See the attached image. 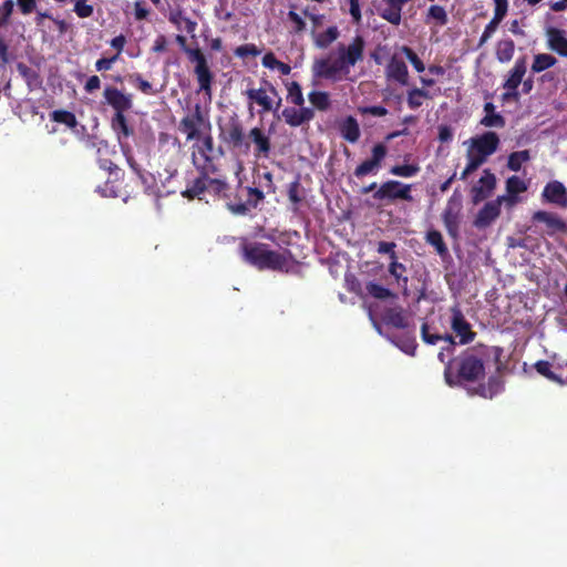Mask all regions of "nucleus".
<instances>
[{
  "instance_id": "nucleus-1",
  "label": "nucleus",
  "mask_w": 567,
  "mask_h": 567,
  "mask_svg": "<svg viewBox=\"0 0 567 567\" xmlns=\"http://www.w3.org/2000/svg\"><path fill=\"white\" fill-rule=\"evenodd\" d=\"M365 48L363 37L355 35L349 45H338V58H321L313 61L311 72L313 79H324L337 82L350 73V68L362 61Z\"/></svg>"
},
{
  "instance_id": "nucleus-2",
  "label": "nucleus",
  "mask_w": 567,
  "mask_h": 567,
  "mask_svg": "<svg viewBox=\"0 0 567 567\" xmlns=\"http://www.w3.org/2000/svg\"><path fill=\"white\" fill-rule=\"evenodd\" d=\"M485 347L465 350L456 359H451L444 368V380L450 386H460L465 382H476L484 378Z\"/></svg>"
},
{
  "instance_id": "nucleus-3",
  "label": "nucleus",
  "mask_w": 567,
  "mask_h": 567,
  "mask_svg": "<svg viewBox=\"0 0 567 567\" xmlns=\"http://www.w3.org/2000/svg\"><path fill=\"white\" fill-rule=\"evenodd\" d=\"M243 257L246 262L258 270L289 271V261L292 254L289 250L278 252L270 250L262 243H248L243 245Z\"/></svg>"
},
{
  "instance_id": "nucleus-4",
  "label": "nucleus",
  "mask_w": 567,
  "mask_h": 567,
  "mask_svg": "<svg viewBox=\"0 0 567 567\" xmlns=\"http://www.w3.org/2000/svg\"><path fill=\"white\" fill-rule=\"evenodd\" d=\"M260 83L261 85L258 89H247L245 91L246 97L250 103H256L260 106L258 111L260 115L266 113L277 115L282 106V97L276 86L268 80L262 79Z\"/></svg>"
},
{
  "instance_id": "nucleus-5",
  "label": "nucleus",
  "mask_w": 567,
  "mask_h": 567,
  "mask_svg": "<svg viewBox=\"0 0 567 567\" xmlns=\"http://www.w3.org/2000/svg\"><path fill=\"white\" fill-rule=\"evenodd\" d=\"M190 62L195 63L194 74L198 83V91L203 92L209 99L213 94L214 74L209 69L208 61L200 49L185 48Z\"/></svg>"
},
{
  "instance_id": "nucleus-6",
  "label": "nucleus",
  "mask_w": 567,
  "mask_h": 567,
  "mask_svg": "<svg viewBox=\"0 0 567 567\" xmlns=\"http://www.w3.org/2000/svg\"><path fill=\"white\" fill-rule=\"evenodd\" d=\"M412 185L404 184L400 181L390 179L382 183L379 188L373 193L372 197L379 202H395L398 199L412 202L411 195Z\"/></svg>"
},
{
  "instance_id": "nucleus-7",
  "label": "nucleus",
  "mask_w": 567,
  "mask_h": 567,
  "mask_svg": "<svg viewBox=\"0 0 567 567\" xmlns=\"http://www.w3.org/2000/svg\"><path fill=\"white\" fill-rule=\"evenodd\" d=\"M203 127L210 130V123L205 118L199 104H196L194 112L184 116L178 124L179 132L186 135L187 141L199 140Z\"/></svg>"
},
{
  "instance_id": "nucleus-8",
  "label": "nucleus",
  "mask_w": 567,
  "mask_h": 567,
  "mask_svg": "<svg viewBox=\"0 0 567 567\" xmlns=\"http://www.w3.org/2000/svg\"><path fill=\"white\" fill-rule=\"evenodd\" d=\"M219 137L233 150H244L247 153L250 148V143L245 138L243 124L236 117H231L226 127L221 128Z\"/></svg>"
},
{
  "instance_id": "nucleus-9",
  "label": "nucleus",
  "mask_w": 567,
  "mask_h": 567,
  "mask_svg": "<svg viewBox=\"0 0 567 567\" xmlns=\"http://www.w3.org/2000/svg\"><path fill=\"white\" fill-rule=\"evenodd\" d=\"M388 155V148L383 143L375 144L371 150V157L363 161L354 169V176L362 178L369 174H377Z\"/></svg>"
},
{
  "instance_id": "nucleus-10",
  "label": "nucleus",
  "mask_w": 567,
  "mask_h": 567,
  "mask_svg": "<svg viewBox=\"0 0 567 567\" xmlns=\"http://www.w3.org/2000/svg\"><path fill=\"white\" fill-rule=\"evenodd\" d=\"M451 313V328L460 338V344H467L472 342L475 339L476 333L472 330L470 322L465 319L460 307H452Z\"/></svg>"
},
{
  "instance_id": "nucleus-11",
  "label": "nucleus",
  "mask_w": 567,
  "mask_h": 567,
  "mask_svg": "<svg viewBox=\"0 0 567 567\" xmlns=\"http://www.w3.org/2000/svg\"><path fill=\"white\" fill-rule=\"evenodd\" d=\"M461 199L455 197V194L449 199L446 207L443 210L442 219L447 234L456 238L460 229L461 218Z\"/></svg>"
},
{
  "instance_id": "nucleus-12",
  "label": "nucleus",
  "mask_w": 567,
  "mask_h": 567,
  "mask_svg": "<svg viewBox=\"0 0 567 567\" xmlns=\"http://www.w3.org/2000/svg\"><path fill=\"white\" fill-rule=\"evenodd\" d=\"M411 0H380L375 4L379 17L393 25H399L402 20V9Z\"/></svg>"
},
{
  "instance_id": "nucleus-13",
  "label": "nucleus",
  "mask_w": 567,
  "mask_h": 567,
  "mask_svg": "<svg viewBox=\"0 0 567 567\" xmlns=\"http://www.w3.org/2000/svg\"><path fill=\"white\" fill-rule=\"evenodd\" d=\"M196 167L199 172V176L182 192V196L187 199H194L204 194L207 189L208 175L217 172L216 165H196Z\"/></svg>"
},
{
  "instance_id": "nucleus-14",
  "label": "nucleus",
  "mask_w": 567,
  "mask_h": 567,
  "mask_svg": "<svg viewBox=\"0 0 567 567\" xmlns=\"http://www.w3.org/2000/svg\"><path fill=\"white\" fill-rule=\"evenodd\" d=\"M103 96L105 103L114 110V114L125 113L133 106L132 95L125 94L115 86H105Z\"/></svg>"
},
{
  "instance_id": "nucleus-15",
  "label": "nucleus",
  "mask_w": 567,
  "mask_h": 567,
  "mask_svg": "<svg viewBox=\"0 0 567 567\" xmlns=\"http://www.w3.org/2000/svg\"><path fill=\"white\" fill-rule=\"evenodd\" d=\"M276 116L278 118L282 117L289 126L298 127L312 121L316 116V112L309 106H298V109L285 107L281 114L279 115L277 113Z\"/></svg>"
},
{
  "instance_id": "nucleus-16",
  "label": "nucleus",
  "mask_w": 567,
  "mask_h": 567,
  "mask_svg": "<svg viewBox=\"0 0 567 567\" xmlns=\"http://www.w3.org/2000/svg\"><path fill=\"white\" fill-rule=\"evenodd\" d=\"M496 186V177L491 169H485L477 184L471 189L472 200L478 204L486 199Z\"/></svg>"
},
{
  "instance_id": "nucleus-17",
  "label": "nucleus",
  "mask_w": 567,
  "mask_h": 567,
  "mask_svg": "<svg viewBox=\"0 0 567 567\" xmlns=\"http://www.w3.org/2000/svg\"><path fill=\"white\" fill-rule=\"evenodd\" d=\"M385 76L389 81H393L405 86L409 84L408 65L402 59L394 54L385 66Z\"/></svg>"
},
{
  "instance_id": "nucleus-18",
  "label": "nucleus",
  "mask_w": 567,
  "mask_h": 567,
  "mask_svg": "<svg viewBox=\"0 0 567 567\" xmlns=\"http://www.w3.org/2000/svg\"><path fill=\"white\" fill-rule=\"evenodd\" d=\"M249 143L254 144V154L256 157L267 158L271 151L270 137L260 127H252L248 133Z\"/></svg>"
},
{
  "instance_id": "nucleus-19",
  "label": "nucleus",
  "mask_w": 567,
  "mask_h": 567,
  "mask_svg": "<svg viewBox=\"0 0 567 567\" xmlns=\"http://www.w3.org/2000/svg\"><path fill=\"white\" fill-rule=\"evenodd\" d=\"M503 197L487 202L477 213L474 225L477 228L489 226L501 214V204Z\"/></svg>"
},
{
  "instance_id": "nucleus-20",
  "label": "nucleus",
  "mask_w": 567,
  "mask_h": 567,
  "mask_svg": "<svg viewBox=\"0 0 567 567\" xmlns=\"http://www.w3.org/2000/svg\"><path fill=\"white\" fill-rule=\"evenodd\" d=\"M470 144L475 146L478 153L488 157L497 151L499 137L495 132L488 131L482 135L472 137Z\"/></svg>"
},
{
  "instance_id": "nucleus-21",
  "label": "nucleus",
  "mask_w": 567,
  "mask_h": 567,
  "mask_svg": "<svg viewBox=\"0 0 567 567\" xmlns=\"http://www.w3.org/2000/svg\"><path fill=\"white\" fill-rule=\"evenodd\" d=\"M543 197L546 202L559 207H567V190L563 183L558 181L549 182L543 190Z\"/></svg>"
},
{
  "instance_id": "nucleus-22",
  "label": "nucleus",
  "mask_w": 567,
  "mask_h": 567,
  "mask_svg": "<svg viewBox=\"0 0 567 567\" xmlns=\"http://www.w3.org/2000/svg\"><path fill=\"white\" fill-rule=\"evenodd\" d=\"M532 219L533 221L544 223L547 227L548 235L565 233L567 229V226L561 218H559L556 214L545 210L535 212Z\"/></svg>"
},
{
  "instance_id": "nucleus-23",
  "label": "nucleus",
  "mask_w": 567,
  "mask_h": 567,
  "mask_svg": "<svg viewBox=\"0 0 567 567\" xmlns=\"http://www.w3.org/2000/svg\"><path fill=\"white\" fill-rule=\"evenodd\" d=\"M547 37L549 48L559 55L567 56V38L565 37V31L550 28L547 31Z\"/></svg>"
},
{
  "instance_id": "nucleus-24",
  "label": "nucleus",
  "mask_w": 567,
  "mask_h": 567,
  "mask_svg": "<svg viewBox=\"0 0 567 567\" xmlns=\"http://www.w3.org/2000/svg\"><path fill=\"white\" fill-rule=\"evenodd\" d=\"M526 73V61L524 58L516 60L513 69L509 72L508 78L504 83L506 90H517L519 84L523 82V78Z\"/></svg>"
},
{
  "instance_id": "nucleus-25",
  "label": "nucleus",
  "mask_w": 567,
  "mask_h": 567,
  "mask_svg": "<svg viewBox=\"0 0 567 567\" xmlns=\"http://www.w3.org/2000/svg\"><path fill=\"white\" fill-rule=\"evenodd\" d=\"M311 34L317 48L327 49L340 37V31L337 25H331L323 32L312 30Z\"/></svg>"
},
{
  "instance_id": "nucleus-26",
  "label": "nucleus",
  "mask_w": 567,
  "mask_h": 567,
  "mask_svg": "<svg viewBox=\"0 0 567 567\" xmlns=\"http://www.w3.org/2000/svg\"><path fill=\"white\" fill-rule=\"evenodd\" d=\"M383 321L385 324L398 329H405L408 327V319L401 307L386 308L383 313Z\"/></svg>"
},
{
  "instance_id": "nucleus-27",
  "label": "nucleus",
  "mask_w": 567,
  "mask_h": 567,
  "mask_svg": "<svg viewBox=\"0 0 567 567\" xmlns=\"http://www.w3.org/2000/svg\"><path fill=\"white\" fill-rule=\"evenodd\" d=\"M111 127L116 133L120 143H122L123 138H128L134 134V130L128 125L124 113L113 115L111 120Z\"/></svg>"
},
{
  "instance_id": "nucleus-28",
  "label": "nucleus",
  "mask_w": 567,
  "mask_h": 567,
  "mask_svg": "<svg viewBox=\"0 0 567 567\" xmlns=\"http://www.w3.org/2000/svg\"><path fill=\"white\" fill-rule=\"evenodd\" d=\"M503 389V383L497 375H492L488 378V381L486 384H480L475 389V394L485 398V399H493L496 394H498Z\"/></svg>"
},
{
  "instance_id": "nucleus-29",
  "label": "nucleus",
  "mask_w": 567,
  "mask_h": 567,
  "mask_svg": "<svg viewBox=\"0 0 567 567\" xmlns=\"http://www.w3.org/2000/svg\"><path fill=\"white\" fill-rule=\"evenodd\" d=\"M340 133L346 141L358 142L361 134L358 121L353 116H348L340 125Z\"/></svg>"
},
{
  "instance_id": "nucleus-30",
  "label": "nucleus",
  "mask_w": 567,
  "mask_h": 567,
  "mask_svg": "<svg viewBox=\"0 0 567 567\" xmlns=\"http://www.w3.org/2000/svg\"><path fill=\"white\" fill-rule=\"evenodd\" d=\"M421 337L422 340L427 344H436L439 341L449 342L447 349H453L455 347V341L453 337L449 333L440 334V333H431L430 327L426 322H424L421 327Z\"/></svg>"
},
{
  "instance_id": "nucleus-31",
  "label": "nucleus",
  "mask_w": 567,
  "mask_h": 567,
  "mask_svg": "<svg viewBox=\"0 0 567 567\" xmlns=\"http://www.w3.org/2000/svg\"><path fill=\"white\" fill-rule=\"evenodd\" d=\"M17 71L24 79L30 90H33L41 84V79L38 71L31 66H28L25 63L19 62L17 64Z\"/></svg>"
},
{
  "instance_id": "nucleus-32",
  "label": "nucleus",
  "mask_w": 567,
  "mask_h": 567,
  "mask_svg": "<svg viewBox=\"0 0 567 567\" xmlns=\"http://www.w3.org/2000/svg\"><path fill=\"white\" fill-rule=\"evenodd\" d=\"M308 100L311 103L313 110L326 112L331 106V100L328 92L324 91H311L308 94Z\"/></svg>"
},
{
  "instance_id": "nucleus-33",
  "label": "nucleus",
  "mask_w": 567,
  "mask_h": 567,
  "mask_svg": "<svg viewBox=\"0 0 567 567\" xmlns=\"http://www.w3.org/2000/svg\"><path fill=\"white\" fill-rule=\"evenodd\" d=\"M515 52V43L512 39H504L497 42L496 45V59L501 63L509 62Z\"/></svg>"
},
{
  "instance_id": "nucleus-34",
  "label": "nucleus",
  "mask_w": 567,
  "mask_h": 567,
  "mask_svg": "<svg viewBox=\"0 0 567 567\" xmlns=\"http://www.w3.org/2000/svg\"><path fill=\"white\" fill-rule=\"evenodd\" d=\"M287 89V100L296 106H305V97L301 85L297 81L285 83Z\"/></svg>"
},
{
  "instance_id": "nucleus-35",
  "label": "nucleus",
  "mask_w": 567,
  "mask_h": 567,
  "mask_svg": "<svg viewBox=\"0 0 567 567\" xmlns=\"http://www.w3.org/2000/svg\"><path fill=\"white\" fill-rule=\"evenodd\" d=\"M424 21L426 24H430L431 21H434L436 25L443 27L449 22V18L443 7L433 4L429 8Z\"/></svg>"
},
{
  "instance_id": "nucleus-36",
  "label": "nucleus",
  "mask_w": 567,
  "mask_h": 567,
  "mask_svg": "<svg viewBox=\"0 0 567 567\" xmlns=\"http://www.w3.org/2000/svg\"><path fill=\"white\" fill-rule=\"evenodd\" d=\"M424 99H431L430 93L424 89L413 87L408 91L406 103L411 110L422 106Z\"/></svg>"
},
{
  "instance_id": "nucleus-37",
  "label": "nucleus",
  "mask_w": 567,
  "mask_h": 567,
  "mask_svg": "<svg viewBox=\"0 0 567 567\" xmlns=\"http://www.w3.org/2000/svg\"><path fill=\"white\" fill-rule=\"evenodd\" d=\"M557 62V59L547 53H539L534 56V61L532 64V71L534 73L543 72L551 66H554Z\"/></svg>"
},
{
  "instance_id": "nucleus-38",
  "label": "nucleus",
  "mask_w": 567,
  "mask_h": 567,
  "mask_svg": "<svg viewBox=\"0 0 567 567\" xmlns=\"http://www.w3.org/2000/svg\"><path fill=\"white\" fill-rule=\"evenodd\" d=\"M426 241L435 248L436 252L441 257H444L449 254L447 246L445 245L442 234L439 230L433 229L427 231Z\"/></svg>"
},
{
  "instance_id": "nucleus-39",
  "label": "nucleus",
  "mask_w": 567,
  "mask_h": 567,
  "mask_svg": "<svg viewBox=\"0 0 567 567\" xmlns=\"http://www.w3.org/2000/svg\"><path fill=\"white\" fill-rule=\"evenodd\" d=\"M50 118L53 122L65 124L70 128H74L78 125L75 115L66 110H55L50 114Z\"/></svg>"
},
{
  "instance_id": "nucleus-40",
  "label": "nucleus",
  "mask_w": 567,
  "mask_h": 567,
  "mask_svg": "<svg viewBox=\"0 0 567 567\" xmlns=\"http://www.w3.org/2000/svg\"><path fill=\"white\" fill-rule=\"evenodd\" d=\"M530 159L528 150L513 152L508 156L507 167L513 172H518L522 168L523 163Z\"/></svg>"
},
{
  "instance_id": "nucleus-41",
  "label": "nucleus",
  "mask_w": 567,
  "mask_h": 567,
  "mask_svg": "<svg viewBox=\"0 0 567 567\" xmlns=\"http://www.w3.org/2000/svg\"><path fill=\"white\" fill-rule=\"evenodd\" d=\"M128 81L137 90H140L142 93L146 95H155L157 93V91L153 89V85L147 80H145L140 73L130 74Z\"/></svg>"
},
{
  "instance_id": "nucleus-42",
  "label": "nucleus",
  "mask_w": 567,
  "mask_h": 567,
  "mask_svg": "<svg viewBox=\"0 0 567 567\" xmlns=\"http://www.w3.org/2000/svg\"><path fill=\"white\" fill-rule=\"evenodd\" d=\"M365 289L371 297L378 300H385L388 298L395 297V295L390 289L373 281L368 282Z\"/></svg>"
},
{
  "instance_id": "nucleus-43",
  "label": "nucleus",
  "mask_w": 567,
  "mask_h": 567,
  "mask_svg": "<svg viewBox=\"0 0 567 567\" xmlns=\"http://www.w3.org/2000/svg\"><path fill=\"white\" fill-rule=\"evenodd\" d=\"M406 271V267L399 262L398 259H391V262L389 265V272L391 276H393L399 285H403L406 287L409 278L404 276Z\"/></svg>"
},
{
  "instance_id": "nucleus-44",
  "label": "nucleus",
  "mask_w": 567,
  "mask_h": 567,
  "mask_svg": "<svg viewBox=\"0 0 567 567\" xmlns=\"http://www.w3.org/2000/svg\"><path fill=\"white\" fill-rule=\"evenodd\" d=\"M420 169L417 164H403L392 166L390 173L394 176L409 178L415 176Z\"/></svg>"
},
{
  "instance_id": "nucleus-45",
  "label": "nucleus",
  "mask_w": 567,
  "mask_h": 567,
  "mask_svg": "<svg viewBox=\"0 0 567 567\" xmlns=\"http://www.w3.org/2000/svg\"><path fill=\"white\" fill-rule=\"evenodd\" d=\"M85 145L89 148L95 150L97 159L102 158L103 154H107L110 152L109 143L104 140H100L95 136H89L85 141Z\"/></svg>"
},
{
  "instance_id": "nucleus-46",
  "label": "nucleus",
  "mask_w": 567,
  "mask_h": 567,
  "mask_svg": "<svg viewBox=\"0 0 567 567\" xmlns=\"http://www.w3.org/2000/svg\"><path fill=\"white\" fill-rule=\"evenodd\" d=\"M400 51L405 55L409 62L412 64L414 70L419 73L425 70V65L423 61L419 58V55L408 45H402Z\"/></svg>"
},
{
  "instance_id": "nucleus-47",
  "label": "nucleus",
  "mask_w": 567,
  "mask_h": 567,
  "mask_svg": "<svg viewBox=\"0 0 567 567\" xmlns=\"http://www.w3.org/2000/svg\"><path fill=\"white\" fill-rule=\"evenodd\" d=\"M214 150V140L210 134H207L203 137V145L199 147L198 152L204 157L205 163L203 165H215L210 157V154Z\"/></svg>"
},
{
  "instance_id": "nucleus-48",
  "label": "nucleus",
  "mask_w": 567,
  "mask_h": 567,
  "mask_svg": "<svg viewBox=\"0 0 567 567\" xmlns=\"http://www.w3.org/2000/svg\"><path fill=\"white\" fill-rule=\"evenodd\" d=\"M228 189L229 185L225 181L218 178H210L208 176L206 190L213 193L214 195L226 196V192Z\"/></svg>"
},
{
  "instance_id": "nucleus-49",
  "label": "nucleus",
  "mask_w": 567,
  "mask_h": 567,
  "mask_svg": "<svg viewBox=\"0 0 567 567\" xmlns=\"http://www.w3.org/2000/svg\"><path fill=\"white\" fill-rule=\"evenodd\" d=\"M502 21H503V19L496 18L495 16L492 18V20L486 24V27L480 38L478 47L484 45L491 39V37L497 30V28Z\"/></svg>"
},
{
  "instance_id": "nucleus-50",
  "label": "nucleus",
  "mask_w": 567,
  "mask_h": 567,
  "mask_svg": "<svg viewBox=\"0 0 567 567\" xmlns=\"http://www.w3.org/2000/svg\"><path fill=\"white\" fill-rule=\"evenodd\" d=\"M527 189V186L523 179L518 176H511L506 181V190L509 195H516L519 193H524Z\"/></svg>"
},
{
  "instance_id": "nucleus-51",
  "label": "nucleus",
  "mask_w": 567,
  "mask_h": 567,
  "mask_svg": "<svg viewBox=\"0 0 567 567\" xmlns=\"http://www.w3.org/2000/svg\"><path fill=\"white\" fill-rule=\"evenodd\" d=\"M480 123L485 127H504L505 118L499 113L485 114Z\"/></svg>"
},
{
  "instance_id": "nucleus-52",
  "label": "nucleus",
  "mask_w": 567,
  "mask_h": 567,
  "mask_svg": "<svg viewBox=\"0 0 567 567\" xmlns=\"http://www.w3.org/2000/svg\"><path fill=\"white\" fill-rule=\"evenodd\" d=\"M260 54V50L252 43L239 45L235 49V55L238 58L257 56Z\"/></svg>"
},
{
  "instance_id": "nucleus-53",
  "label": "nucleus",
  "mask_w": 567,
  "mask_h": 567,
  "mask_svg": "<svg viewBox=\"0 0 567 567\" xmlns=\"http://www.w3.org/2000/svg\"><path fill=\"white\" fill-rule=\"evenodd\" d=\"M14 3L13 0H6L0 6V28L6 27L13 12Z\"/></svg>"
},
{
  "instance_id": "nucleus-54",
  "label": "nucleus",
  "mask_w": 567,
  "mask_h": 567,
  "mask_svg": "<svg viewBox=\"0 0 567 567\" xmlns=\"http://www.w3.org/2000/svg\"><path fill=\"white\" fill-rule=\"evenodd\" d=\"M536 371L547 378L548 380L556 381L557 375L551 371V364L546 360H539L535 363Z\"/></svg>"
},
{
  "instance_id": "nucleus-55",
  "label": "nucleus",
  "mask_w": 567,
  "mask_h": 567,
  "mask_svg": "<svg viewBox=\"0 0 567 567\" xmlns=\"http://www.w3.org/2000/svg\"><path fill=\"white\" fill-rule=\"evenodd\" d=\"M300 182L297 178L296 181L291 182L288 186V198L289 200L295 204L299 205L302 202V196L300 195Z\"/></svg>"
},
{
  "instance_id": "nucleus-56",
  "label": "nucleus",
  "mask_w": 567,
  "mask_h": 567,
  "mask_svg": "<svg viewBox=\"0 0 567 567\" xmlns=\"http://www.w3.org/2000/svg\"><path fill=\"white\" fill-rule=\"evenodd\" d=\"M73 11L76 13L79 18L84 19L90 18L93 14L94 8L93 6L87 4L86 2L75 1Z\"/></svg>"
},
{
  "instance_id": "nucleus-57",
  "label": "nucleus",
  "mask_w": 567,
  "mask_h": 567,
  "mask_svg": "<svg viewBox=\"0 0 567 567\" xmlns=\"http://www.w3.org/2000/svg\"><path fill=\"white\" fill-rule=\"evenodd\" d=\"M467 162L474 163L476 162V167L478 168L481 165H483L487 161V156L482 155L477 152L476 147L470 144L467 152H466Z\"/></svg>"
},
{
  "instance_id": "nucleus-58",
  "label": "nucleus",
  "mask_w": 567,
  "mask_h": 567,
  "mask_svg": "<svg viewBox=\"0 0 567 567\" xmlns=\"http://www.w3.org/2000/svg\"><path fill=\"white\" fill-rule=\"evenodd\" d=\"M136 176L140 179V182L142 183V185L144 186L145 192L147 194H152L154 184H155V178H154L153 174H151L144 169Z\"/></svg>"
},
{
  "instance_id": "nucleus-59",
  "label": "nucleus",
  "mask_w": 567,
  "mask_h": 567,
  "mask_svg": "<svg viewBox=\"0 0 567 567\" xmlns=\"http://www.w3.org/2000/svg\"><path fill=\"white\" fill-rule=\"evenodd\" d=\"M288 19L290 22L293 23V32L295 33H301L305 31L306 22L296 11L290 10L288 12Z\"/></svg>"
},
{
  "instance_id": "nucleus-60",
  "label": "nucleus",
  "mask_w": 567,
  "mask_h": 567,
  "mask_svg": "<svg viewBox=\"0 0 567 567\" xmlns=\"http://www.w3.org/2000/svg\"><path fill=\"white\" fill-rule=\"evenodd\" d=\"M399 347L406 354L414 355L417 344L413 337H403L399 343Z\"/></svg>"
},
{
  "instance_id": "nucleus-61",
  "label": "nucleus",
  "mask_w": 567,
  "mask_h": 567,
  "mask_svg": "<svg viewBox=\"0 0 567 567\" xmlns=\"http://www.w3.org/2000/svg\"><path fill=\"white\" fill-rule=\"evenodd\" d=\"M395 246L396 245L393 241H380L378 244L377 251L379 254H388L391 259H398V256L394 250Z\"/></svg>"
},
{
  "instance_id": "nucleus-62",
  "label": "nucleus",
  "mask_w": 567,
  "mask_h": 567,
  "mask_svg": "<svg viewBox=\"0 0 567 567\" xmlns=\"http://www.w3.org/2000/svg\"><path fill=\"white\" fill-rule=\"evenodd\" d=\"M18 8L23 16L37 10V0H17Z\"/></svg>"
},
{
  "instance_id": "nucleus-63",
  "label": "nucleus",
  "mask_w": 567,
  "mask_h": 567,
  "mask_svg": "<svg viewBox=\"0 0 567 567\" xmlns=\"http://www.w3.org/2000/svg\"><path fill=\"white\" fill-rule=\"evenodd\" d=\"M117 60V54L112 58H101L95 62V69L99 72L109 71L112 69L113 63Z\"/></svg>"
},
{
  "instance_id": "nucleus-64",
  "label": "nucleus",
  "mask_w": 567,
  "mask_h": 567,
  "mask_svg": "<svg viewBox=\"0 0 567 567\" xmlns=\"http://www.w3.org/2000/svg\"><path fill=\"white\" fill-rule=\"evenodd\" d=\"M494 16L504 19L508 10V0H494Z\"/></svg>"
}]
</instances>
